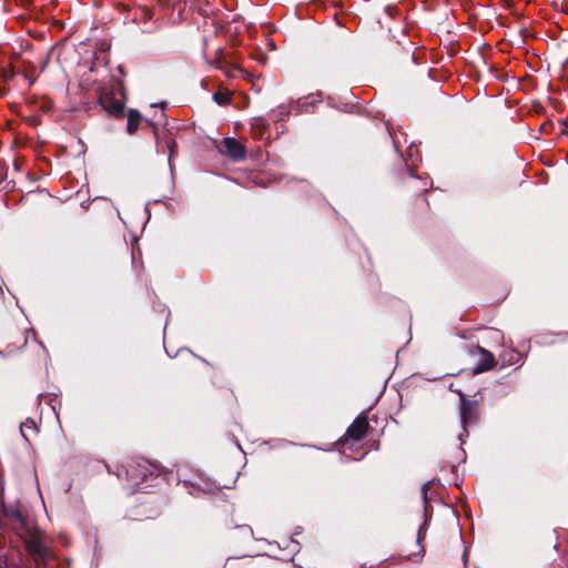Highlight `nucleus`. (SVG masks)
Listing matches in <instances>:
<instances>
[{
	"mask_svg": "<svg viewBox=\"0 0 568 568\" xmlns=\"http://www.w3.org/2000/svg\"><path fill=\"white\" fill-rule=\"evenodd\" d=\"M460 420L463 428L466 432V427L477 420L478 410L476 404L467 400L463 394L460 395Z\"/></svg>",
	"mask_w": 568,
	"mask_h": 568,
	"instance_id": "f257e3e1",
	"label": "nucleus"
},
{
	"mask_svg": "<svg viewBox=\"0 0 568 568\" xmlns=\"http://www.w3.org/2000/svg\"><path fill=\"white\" fill-rule=\"evenodd\" d=\"M221 151L236 161L245 158L244 146L233 138L223 140Z\"/></svg>",
	"mask_w": 568,
	"mask_h": 568,
	"instance_id": "f03ea898",
	"label": "nucleus"
},
{
	"mask_svg": "<svg viewBox=\"0 0 568 568\" xmlns=\"http://www.w3.org/2000/svg\"><path fill=\"white\" fill-rule=\"evenodd\" d=\"M368 428V422L365 416L357 417L347 429V435L354 440H359L364 437Z\"/></svg>",
	"mask_w": 568,
	"mask_h": 568,
	"instance_id": "7ed1b4c3",
	"label": "nucleus"
},
{
	"mask_svg": "<svg viewBox=\"0 0 568 568\" xmlns=\"http://www.w3.org/2000/svg\"><path fill=\"white\" fill-rule=\"evenodd\" d=\"M475 349L479 355V362L478 365L475 367V372L481 373L493 368L495 364L494 355L479 346H477Z\"/></svg>",
	"mask_w": 568,
	"mask_h": 568,
	"instance_id": "20e7f679",
	"label": "nucleus"
},
{
	"mask_svg": "<svg viewBox=\"0 0 568 568\" xmlns=\"http://www.w3.org/2000/svg\"><path fill=\"white\" fill-rule=\"evenodd\" d=\"M141 121V115L135 110H130L128 113V132L134 133L139 126V123Z\"/></svg>",
	"mask_w": 568,
	"mask_h": 568,
	"instance_id": "39448f33",
	"label": "nucleus"
},
{
	"mask_svg": "<svg viewBox=\"0 0 568 568\" xmlns=\"http://www.w3.org/2000/svg\"><path fill=\"white\" fill-rule=\"evenodd\" d=\"M3 514L9 518L17 523H19L21 526H24V516L21 513V510L17 507H9L3 510Z\"/></svg>",
	"mask_w": 568,
	"mask_h": 568,
	"instance_id": "423d86ee",
	"label": "nucleus"
},
{
	"mask_svg": "<svg viewBox=\"0 0 568 568\" xmlns=\"http://www.w3.org/2000/svg\"><path fill=\"white\" fill-rule=\"evenodd\" d=\"M231 93L229 90H219L214 93L213 100L220 105H226L230 102Z\"/></svg>",
	"mask_w": 568,
	"mask_h": 568,
	"instance_id": "0eeeda50",
	"label": "nucleus"
},
{
	"mask_svg": "<svg viewBox=\"0 0 568 568\" xmlns=\"http://www.w3.org/2000/svg\"><path fill=\"white\" fill-rule=\"evenodd\" d=\"M31 550L37 552L40 557H44L47 554V549L39 542H34L31 545Z\"/></svg>",
	"mask_w": 568,
	"mask_h": 568,
	"instance_id": "6e6552de",
	"label": "nucleus"
},
{
	"mask_svg": "<svg viewBox=\"0 0 568 568\" xmlns=\"http://www.w3.org/2000/svg\"><path fill=\"white\" fill-rule=\"evenodd\" d=\"M425 525L426 523L418 529L417 534V542L419 544L423 538H425Z\"/></svg>",
	"mask_w": 568,
	"mask_h": 568,
	"instance_id": "1a4fd4ad",
	"label": "nucleus"
},
{
	"mask_svg": "<svg viewBox=\"0 0 568 568\" xmlns=\"http://www.w3.org/2000/svg\"><path fill=\"white\" fill-rule=\"evenodd\" d=\"M24 427H28V428H36V424H34V422H32V420H27L26 423H23V424H22V426H21V432H22V435H23V436H24V434H23V428H24Z\"/></svg>",
	"mask_w": 568,
	"mask_h": 568,
	"instance_id": "9d476101",
	"label": "nucleus"
},
{
	"mask_svg": "<svg viewBox=\"0 0 568 568\" xmlns=\"http://www.w3.org/2000/svg\"><path fill=\"white\" fill-rule=\"evenodd\" d=\"M427 489H428V484L423 485L422 493H423L425 501H427Z\"/></svg>",
	"mask_w": 568,
	"mask_h": 568,
	"instance_id": "9b49d317",
	"label": "nucleus"
},
{
	"mask_svg": "<svg viewBox=\"0 0 568 568\" xmlns=\"http://www.w3.org/2000/svg\"><path fill=\"white\" fill-rule=\"evenodd\" d=\"M122 109H123V105L121 103L115 105V111L116 112H122Z\"/></svg>",
	"mask_w": 568,
	"mask_h": 568,
	"instance_id": "f8f14e48",
	"label": "nucleus"
},
{
	"mask_svg": "<svg viewBox=\"0 0 568 568\" xmlns=\"http://www.w3.org/2000/svg\"><path fill=\"white\" fill-rule=\"evenodd\" d=\"M466 556H467V554H466V551H465V552L463 554L464 560H466Z\"/></svg>",
	"mask_w": 568,
	"mask_h": 568,
	"instance_id": "ddd939ff",
	"label": "nucleus"
},
{
	"mask_svg": "<svg viewBox=\"0 0 568 568\" xmlns=\"http://www.w3.org/2000/svg\"><path fill=\"white\" fill-rule=\"evenodd\" d=\"M0 354H2V352L0 351Z\"/></svg>",
	"mask_w": 568,
	"mask_h": 568,
	"instance_id": "4468645a",
	"label": "nucleus"
}]
</instances>
